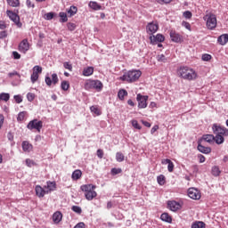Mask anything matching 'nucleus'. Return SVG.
I'll list each match as a JSON object with an SVG mask.
<instances>
[{"instance_id":"473e14b6","label":"nucleus","mask_w":228,"mask_h":228,"mask_svg":"<svg viewBox=\"0 0 228 228\" xmlns=\"http://www.w3.org/2000/svg\"><path fill=\"white\" fill-rule=\"evenodd\" d=\"M61 90H63L64 92H67V90H69V88H70V84H69V81L64 80L61 82Z\"/></svg>"},{"instance_id":"f8f14e48","label":"nucleus","mask_w":228,"mask_h":228,"mask_svg":"<svg viewBox=\"0 0 228 228\" xmlns=\"http://www.w3.org/2000/svg\"><path fill=\"white\" fill-rule=\"evenodd\" d=\"M150 42L152 44V45H156L158 42H165V36L162 34H157L156 36H151L150 37Z\"/></svg>"},{"instance_id":"c03bdc74","label":"nucleus","mask_w":228,"mask_h":228,"mask_svg":"<svg viewBox=\"0 0 228 228\" xmlns=\"http://www.w3.org/2000/svg\"><path fill=\"white\" fill-rule=\"evenodd\" d=\"M30 80H31V83L33 84L37 83V81L38 80V74L32 73L30 76Z\"/></svg>"},{"instance_id":"37998d69","label":"nucleus","mask_w":228,"mask_h":228,"mask_svg":"<svg viewBox=\"0 0 228 228\" xmlns=\"http://www.w3.org/2000/svg\"><path fill=\"white\" fill-rule=\"evenodd\" d=\"M158 61H161L162 63H167V57L165 54H160L157 56Z\"/></svg>"},{"instance_id":"680f3d73","label":"nucleus","mask_w":228,"mask_h":228,"mask_svg":"<svg viewBox=\"0 0 228 228\" xmlns=\"http://www.w3.org/2000/svg\"><path fill=\"white\" fill-rule=\"evenodd\" d=\"M26 4H27L28 8H35V4H33L31 2V0H27Z\"/></svg>"},{"instance_id":"c9c22d12","label":"nucleus","mask_w":228,"mask_h":228,"mask_svg":"<svg viewBox=\"0 0 228 228\" xmlns=\"http://www.w3.org/2000/svg\"><path fill=\"white\" fill-rule=\"evenodd\" d=\"M124 159H125V156L123 155L122 152L118 151L116 153V161H118V163H122Z\"/></svg>"},{"instance_id":"338daca9","label":"nucleus","mask_w":228,"mask_h":228,"mask_svg":"<svg viewBox=\"0 0 228 228\" xmlns=\"http://www.w3.org/2000/svg\"><path fill=\"white\" fill-rule=\"evenodd\" d=\"M159 126L158 125H155V126L151 128V134H154V132L157 131V130H159Z\"/></svg>"},{"instance_id":"4d7b16f0","label":"nucleus","mask_w":228,"mask_h":228,"mask_svg":"<svg viewBox=\"0 0 228 228\" xmlns=\"http://www.w3.org/2000/svg\"><path fill=\"white\" fill-rule=\"evenodd\" d=\"M167 170L168 172H174V162L171 161L167 164Z\"/></svg>"},{"instance_id":"c85d7f7f","label":"nucleus","mask_w":228,"mask_h":228,"mask_svg":"<svg viewBox=\"0 0 228 228\" xmlns=\"http://www.w3.org/2000/svg\"><path fill=\"white\" fill-rule=\"evenodd\" d=\"M191 228H206V223L202 221H196L191 224Z\"/></svg>"},{"instance_id":"603ef678","label":"nucleus","mask_w":228,"mask_h":228,"mask_svg":"<svg viewBox=\"0 0 228 228\" xmlns=\"http://www.w3.org/2000/svg\"><path fill=\"white\" fill-rule=\"evenodd\" d=\"M132 126L133 127H134V129H142V126H140V124H138V121L136 120H132Z\"/></svg>"},{"instance_id":"8fccbe9b","label":"nucleus","mask_w":228,"mask_h":228,"mask_svg":"<svg viewBox=\"0 0 228 228\" xmlns=\"http://www.w3.org/2000/svg\"><path fill=\"white\" fill-rule=\"evenodd\" d=\"M211 54H208V53H204L201 57V60L203 61H209V60H211Z\"/></svg>"},{"instance_id":"c756f323","label":"nucleus","mask_w":228,"mask_h":228,"mask_svg":"<svg viewBox=\"0 0 228 228\" xmlns=\"http://www.w3.org/2000/svg\"><path fill=\"white\" fill-rule=\"evenodd\" d=\"M94 74V67H87L83 69V76L88 77Z\"/></svg>"},{"instance_id":"ea45409f","label":"nucleus","mask_w":228,"mask_h":228,"mask_svg":"<svg viewBox=\"0 0 228 228\" xmlns=\"http://www.w3.org/2000/svg\"><path fill=\"white\" fill-rule=\"evenodd\" d=\"M157 181L159 183V184H160V186H163V184H165V175H160L157 177Z\"/></svg>"},{"instance_id":"20e7f679","label":"nucleus","mask_w":228,"mask_h":228,"mask_svg":"<svg viewBox=\"0 0 228 228\" xmlns=\"http://www.w3.org/2000/svg\"><path fill=\"white\" fill-rule=\"evenodd\" d=\"M102 82L100 80H89L85 85L86 90H96L97 92H101L102 90Z\"/></svg>"},{"instance_id":"09e8293b","label":"nucleus","mask_w":228,"mask_h":228,"mask_svg":"<svg viewBox=\"0 0 228 228\" xmlns=\"http://www.w3.org/2000/svg\"><path fill=\"white\" fill-rule=\"evenodd\" d=\"M13 99L17 104H20V102H22V96H20V94L14 95Z\"/></svg>"},{"instance_id":"2eb2a0df","label":"nucleus","mask_w":228,"mask_h":228,"mask_svg":"<svg viewBox=\"0 0 228 228\" xmlns=\"http://www.w3.org/2000/svg\"><path fill=\"white\" fill-rule=\"evenodd\" d=\"M167 208L171 210V211H179V209H181L182 206L181 203L175 201V200H172V201H168L167 202Z\"/></svg>"},{"instance_id":"4be33fe9","label":"nucleus","mask_w":228,"mask_h":228,"mask_svg":"<svg viewBox=\"0 0 228 228\" xmlns=\"http://www.w3.org/2000/svg\"><path fill=\"white\" fill-rule=\"evenodd\" d=\"M69 17H74L77 13V7L71 5L69 9L66 10Z\"/></svg>"},{"instance_id":"dca6fc26","label":"nucleus","mask_w":228,"mask_h":228,"mask_svg":"<svg viewBox=\"0 0 228 228\" xmlns=\"http://www.w3.org/2000/svg\"><path fill=\"white\" fill-rule=\"evenodd\" d=\"M169 35H170V38H171L172 42H175V44H179L183 41V36L177 34L174 30H171Z\"/></svg>"},{"instance_id":"6e6552de","label":"nucleus","mask_w":228,"mask_h":228,"mask_svg":"<svg viewBox=\"0 0 228 228\" xmlns=\"http://www.w3.org/2000/svg\"><path fill=\"white\" fill-rule=\"evenodd\" d=\"M212 129L215 134H220L221 136H228V129L224 126L214 124Z\"/></svg>"},{"instance_id":"a18cd8bd","label":"nucleus","mask_w":228,"mask_h":228,"mask_svg":"<svg viewBox=\"0 0 228 228\" xmlns=\"http://www.w3.org/2000/svg\"><path fill=\"white\" fill-rule=\"evenodd\" d=\"M45 19V20H53V19H54V12H47Z\"/></svg>"},{"instance_id":"72a5a7b5","label":"nucleus","mask_w":228,"mask_h":228,"mask_svg":"<svg viewBox=\"0 0 228 228\" xmlns=\"http://www.w3.org/2000/svg\"><path fill=\"white\" fill-rule=\"evenodd\" d=\"M224 138L223 135L216 134L215 137V142L217 143V145H222V143L224 142Z\"/></svg>"},{"instance_id":"bb28decb","label":"nucleus","mask_w":228,"mask_h":228,"mask_svg":"<svg viewBox=\"0 0 228 228\" xmlns=\"http://www.w3.org/2000/svg\"><path fill=\"white\" fill-rule=\"evenodd\" d=\"M211 174L214 177H218V175L222 174V171H220V167H218V166H214L211 169Z\"/></svg>"},{"instance_id":"423d86ee","label":"nucleus","mask_w":228,"mask_h":228,"mask_svg":"<svg viewBox=\"0 0 228 228\" xmlns=\"http://www.w3.org/2000/svg\"><path fill=\"white\" fill-rule=\"evenodd\" d=\"M7 16L9 17V19H11L12 20V22H14V24H16V26L18 28H22V22H20V17H19V15L15 12H13V11H10L7 10L6 11Z\"/></svg>"},{"instance_id":"ddd939ff","label":"nucleus","mask_w":228,"mask_h":228,"mask_svg":"<svg viewBox=\"0 0 228 228\" xmlns=\"http://www.w3.org/2000/svg\"><path fill=\"white\" fill-rule=\"evenodd\" d=\"M19 51L20 53H23L26 54L28 51H29V43L28 42V39H23L20 45H19Z\"/></svg>"},{"instance_id":"58836bf2","label":"nucleus","mask_w":228,"mask_h":228,"mask_svg":"<svg viewBox=\"0 0 228 228\" xmlns=\"http://www.w3.org/2000/svg\"><path fill=\"white\" fill-rule=\"evenodd\" d=\"M71 209L74 211V213H77V215H81V213H83V209H81V207L79 206H73Z\"/></svg>"},{"instance_id":"39448f33","label":"nucleus","mask_w":228,"mask_h":228,"mask_svg":"<svg viewBox=\"0 0 228 228\" xmlns=\"http://www.w3.org/2000/svg\"><path fill=\"white\" fill-rule=\"evenodd\" d=\"M42 127H44V123L42 121H38V119H33L27 125V128H28L30 131L37 129L38 133H40Z\"/></svg>"},{"instance_id":"6e6d98bb","label":"nucleus","mask_w":228,"mask_h":228,"mask_svg":"<svg viewBox=\"0 0 228 228\" xmlns=\"http://www.w3.org/2000/svg\"><path fill=\"white\" fill-rule=\"evenodd\" d=\"M25 163H26L27 167H33V165H35V162L29 159H27Z\"/></svg>"},{"instance_id":"de8ad7c7","label":"nucleus","mask_w":228,"mask_h":228,"mask_svg":"<svg viewBox=\"0 0 228 228\" xmlns=\"http://www.w3.org/2000/svg\"><path fill=\"white\" fill-rule=\"evenodd\" d=\"M111 174H112V175H117L118 174H122V169L114 167L111 169Z\"/></svg>"},{"instance_id":"b1692460","label":"nucleus","mask_w":228,"mask_h":228,"mask_svg":"<svg viewBox=\"0 0 228 228\" xmlns=\"http://www.w3.org/2000/svg\"><path fill=\"white\" fill-rule=\"evenodd\" d=\"M45 188H47L46 191H54L56 190V182H47V185L45 186Z\"/></svg>"},{"instance_id":"f704fd0d","label":"nucleus","mask_w":228,"mask_h":228,"mask_svg":"<svg viewBox=\"0 0 228 228\" xmlns=\"http://www.w3.org/2000/svg\"><path fill=\"white\" fill-rule=\"evenodd\" d=\"M126 95H127V91L125 89H121L118 93V97L120 99V101H124V97H126Z\"/></svg>"},{"instance_id":"e433bc0d","label":"nucleus","mask_w":228,"mask_h":228,"mask_svg":"<svg viewBox=\"0 0 228 228\" xmlns=\"http://www.w3.org/2000/svg\"><path fill=\"white\" fill-rule=\"evenodd\" d=\"M59 17H61L60 22H67V20H69V18H67V12H60Z\"/></svg>"},{"instance_id":"1a4fd4ad","label":"nucleus","mask_w":228,"mask_h":228,"mask_svg":"<svg viewBox=\"0 0 228 228\" xmlns=\"http://www.w3.org/2000/svg\"><path fill=\"white\" fill-rule=\"evenodd\" d=\"M207 17V28L208 29H215L216 28V16L215 14H208Z\"/></svg>"},{"instance_id":"4c0bfd02","label":"nucleus","mask_w":228,"mask_h":228,"mask_svg":"<svg viewBox=\"0 0 228 228\" xmlns=\"http://www.w3.org/2000/svg\"><path fill=\"white\" fill-rule=\"evenodd\" d=\"M27 113H28V112H26V111H21V112H20V113L18 114V117H17L18 122H22V120H24V118H25Z\"/></svg>"},{"instance_id":"412c9836","label":"nucleus","mask_w":228,"mask_h":228,"mask_svg":"<svg viewBox=\"0 0 228 228\" xmlns=\"http://www.w3.org/2000/svg\"><path fill=\"white\" fill-rule=\"evenodd\" d=\"M62 218H63V215L60 211L55 212L53 216V220L54 224H60V221Z\"/></svg>"},{"instance_id":"774afa93","label":"nucleus","mask_w":228,"mask_h":228,"mask_svg":"<svg viewBox=\"0 0 228 228\" xmlns=\"http://www.w3.org/2000/svg\"><path fill=\"white\" fill-rule=\"evenodd\" d=\"M171 162L172 160H170L169 159H162L161 161L162 165H168Z\"/></svg>"},{"instance_id":"13d9d810","label":"nucleus","mask_w":228,"mask_h":228,"mask_svg":"<svg viewBox=\"0 0 228 228\" xmlns=\"http://www.w3.org/2000/svg\"><path fill=\"white\" fill-rule=\"evenodd\" d=\"M9 77H13V76H17L19 78H20V74L17 71H12L8 74Z\"/></svg>"},{"instance_id":"7c9ffc66","label":"nucleus","mask_w":228,"mask_h":228,"mask_svg":"<svg viewBox=\"0 0 228 228\" xmlns=\"http://www.w3.org/2000/svg\"><path fill=\"white\" fill-rule=\"evenodd\" d=\"M203 140H205V142H208V143H214L215 142V135L205 134V135H203Z\"/></svg>"},{"instance_id":"5701e85b","label":"nucleus","mask_w":228,"mask_h":228,"mask_svg":"<svg viewBox=\"0 0 228 228\" xmlns=\"http://www.w3.org/2000/svg\"><path fill=\"white\" fill-rule=\"evenodd\" d=\"M89 8H92V10L94 11L102 10V6L99 4L97 2L94 1L89 2Z\"/></svg>"},{"instance_id":"393cba45","label":"nucleus","mask_w":228,"mask_h":228,"mask_svg":"<svg viewBox=\"0 0 228 228\" xmlns=\"http://www.w3.org/2000/svg\"><path fill=\"white\" fill-rule=\"evenodd\" d=\"M160 219L162 220V222H167V224H172V216H170V215H168V213H163L160 216Z\"/></svg>"},{"instance_id":"79ce46f5","label":"nucleus","mask_w":228,"mask_h":228,"mask_svg":"<svg viewBox=\"0 0 228 228\" xmlns=\"http://www.w3.org/2000/svg\"><path fill=\"white\" fill-rule=\"evenodd\" d=\"M90 110L92 111V113H94V115H101V110H99V109L96 106H91Z\"/></svg>"},{"instance_id":"9d476101","label":"nucleus","mask_w":228,"mask_h":228,"mask_svg":"<svg viewBox=\"0 0 228 228\" xmlns=\"http://www.w3.org/2000/svg\"><path fill=\"white\" fill-rule=\"evenodd\" d=\"M45 84L47 86H51L52 85L56 86L58 85V82L60 79L58 78V75L56 73L52 74V78L49 77V76H46L45 78Z\"/></svg>"},{"instance_id":"49530a36","label":"nucleus","mask_w":228,"mask_h":228,"mask_svg":"<svg viewBox=\"0 0 228 228\" xmlns=\"http://www.w3.org/2000/svg\"><path fill=\"white\" fill-rule=\"evenodd\" d=\"M63 67L67 70H69V72H72V64H70V62H69V61L64 62Z\"/></svg>"},{"instance_id":"7ed1b4c3","label":"nucleus","mask_w":228,"mask_h":228,"mask_svg":"<svg viewBox=\"0 0 228 228\" xmlns=\"http://www.w3.org/2000/svg\"><path fill=\"white\" fill-rule=\"evenodd\" d=\"M96 186L94 184H84L81 185L80 189L85 191V197L86 200H94L97 197V192L95 191Z\"/></svg>"},{"instance_id":"f03ea898","label":"nucleus","mask_w":228,"mask_h":228,"mask_svg":"<svg viewBox=\"0 0 228 228\" xmlns=\"http://www.w3.org/2000/svg\"><path fill=\"white\" fill-rule=\"evenodd\" d=\"M178 76L183 77V79H186L187 81H193V79H197V72L189 67H180L178 69Z\"/></svg>"},{"instance_id":"4468645a","label":"nucleus","mask_w":228,"mask_h":228,"mask_svg":"<svg viewBox=\"0 0 228 228\" xmlns=\"http://www.w3.org/2000/svg\"><path fill=\"white\" fill-rule=\"evenodd\" d=\"M159 26L154 22L148 23L146 26V31L148 35H154L158 31Z\"/></svg>"},{"instance_id":"a878e982","label":"nucleus","mask_w":228,"mask_h":228,"mask_svg":"<svg viewBox=\"0 0 228 228\" xmlns=\"http://www.w3.org/2000/svg\"><path fill=\"white\" fill-rule=\"evenodd\" d=\"M7 4L9 6H12V8H18V6H20V0H6Z\"/></svg>"},{"instance_id":"6ab92c4d","label":"nucleus","mask_w":228,"mask_h":228,"mask_svg":"<svg viewBox=\"0 0 228 228\" xmlns=\"http://www.w3.org/2000/svg\"><path fill=\"white\" fill-rule=\"evenodd\" d=\"M21 145L24 152H31L33 151V145L29 142L24 141Z\"/></svg>"},{"instance_id":"e2e57ef3","label":"nucleus","mask_w":228,"mask_h":228,"mask_svg":"<svg viewBox=\"0 0 228 228\" xmlns=\"http://www.w3.org/2000/svg\"><path fill=\"white\" fill-rule=\"evenodd\" d=\"M12 56L14 60H20V55L17 52H12Z\"/></svg>"},{"instance_id":"f257e3e1","label":"nucleus","mask_w":228,"mask_h":228,"mask_svg":"<svg viewBox=\"0 0 228 228\" xmlns=\"http://www.w3.org/2000/svg\"><path fill=\"white\" fill-rule=\"evenodd\" d=\"M142 76L141 70L132 69L126 72L123 76L119 77V81H126V83H134L138 81Z\"/></svg>"},{"instance_id":"2f4dec72","label":"nucleus","mask_w":228,"mask_h":228,"mask_svg":"<svg viewBox=\"0 0 228 228\" xmlns=\"http://www.w3.org/2000/svg\"><path fill=\"white\" fill-rule=\"evenodd\" d=\"M0 101H4V102H8L10 101V94L1 93L0 94Z\"/></svg>"},{"instance_id":"3c124183","label":"nucleus","mask_w":228,"mask_h":228,"mask_svg":"<svg viewBox=\"0 0 228 228\" xmlns=\"http://www.w3.org/2000/svg\"><path fill=\"white\" fill-rule=\"evenodd\" d=\"M27 99L29 102H33V101H35V94L33 93H28L27 94Z\"/></svg>"},{"instance_id":"9b49d317","label":"nucleus","mask_w":228,"mask_h":228,"mask_svg":"<svg viewBox=\"0 0 228 228\" xmlns=\"http://www.w3.org/2000/svg\"><path fill=\"white\" fill-rule=\"evenodd\" d=\"M188 196L190 199H192V200H199V199H200V191L195 188H190L188 190Z\"/></svg>"},{"instance_id":"cd10ccee","label":"nucleus","mask_w":228,"mask_h":228,"mask_svg":"<svg viewBox=\"0 0 228 228\" xmlns=\"http://www.w3.org/2000/svg\"><path fill=\"white\" fill-rule=\"evenodd\" d=\"M81 175H83V173L81 172V170L77 169L72 173V179L74 181H77V179H81Z\"/></svg>"},{"instance_id":"bf43d9fd","label":"nucleus","mask_w":228,"mask_h":228,"mask_svg":"<svg viewBox=\"0 0 228 228\" xmlns=\"http://www.w3.org/2000/svg\"><path fill=\"white\" fill-rule=\"evenodd\" d=\"M182 25H183V28H185L186 29H189V31L191 29V25H190V23L187 22V21H183V22L182 23Z\"/></svg>"},{"instance_id":"a19ab883","label":"nucleus","mask_w":228,"mask_h":228,"mask_svg":"<svg viewBox=\"0 0 228 228\" xmlns=\"http://www.w3.org/2000/svg\"><path fill=\"white\" fill-rule=\"evenodd\" d=\"M33 73L34 74H42V67L41 66H38V65H37V66H34V68H33Z\"/></svg>"},{"instance_id":"69168bd1","label":"nucleus","mask_w":228,"mask_h":228,"mask_svg":"<svg viewBox=\"0 0 228 228\" xmlns=\"http://www.w3.org/2000/svg\"><path fill=\"white\" fill-rule=\"evenodd\" d=\"M6 37H8V33H6V31H1L0 32V38H6Z\"/></svg>"},{"instance_id":"aec40b11","label":"nucleus","mask_w":228,"mask_h":228,"mask_svg":"<svg viewBox=\"0 0 228 228\" xmlns=\"http://www.w3.org/2000/svg\"><path fill=\"white\" fill-rule=\"evenodd\" d=\"M217 42H218V44H220V45H225V44H227V42H228V34L221 35L217 38Z\"/></svg>"},{"instance_id":"052dcab7","label":"nucleus","mask_w":228,"mask_h":228,"mask_svg":"<svg viewBox=\"0 0 228 228\" xmlns=\"http://www.w3.org/2000/svg\"><path fill=\"white\" fill-rule=\"evenodd\" d=\"M183 17H185V19H191V12L190 11H185L183 12Z\"/></svg>"},{"instance_id":"864d4df0","label":"nucleus","mask_w":228,"mask_h":228,"mask_svg":"<svg viewBox=\"0 0 228 228\" xmlns=\"http://www.w3.org/2000/svg\"><path fill=\"white\" fill-rule=\"evenodd\" d=\"M67 28H68L69 31H74V29H76V25H75V23L69 22L67 24Z\"/></svg>"},{"instance_id":"5fc2aeb1","label":"nucleus","mask_w":228,"mask_h":228,"mask_svg":"<svg viewBox=\"0 0 228 228\" xmlns=\"http://www.w3.org/2000/svg\"><path fill=\"white\" fill-rule=\"evenodd\" d=\"M96 154L100 159H102V158H104V151L101 149L97 150Z\"/></svg>"},{"instance_id":"a211bd4d","label":"nucleus","mask_w":228,"mask_h":228,"mask_svg":"<svg viewBox=\"0 0 228 228\" xmlns=\"http://www.w3.org/2000/svg\"><path fill=\"white\" fill-rule=\"evenodd\" d=\"M46 193H49V191H45L42 186L37 185L36 186V194L37 197H45Z\"/></svg>"},{"instance_id":"0eeeda50","label":"nucleus","mask_w":228,"mask_h":228,"mask_svg":"<svg viewBox=\"0 0 228 228\" xmlns=\"http://www.w3.org/2000/svg\"><path fill=\"white\" fill-rule=\"evenodd\" d=\"M136 101L138 102V108L140 110H143L147 108V101H149V96L142 95V94H138L136 96Z\"/></svg>"},{"instance_id":"f3484780","label":"nucleus","mask_w":228,"mask_h":228,"mask_svg":"<svg viewBox=\"0 0 228 228\" xmlns=\"http://www.w3.org/2000/svg\"><path fill=\"white\" fill-rule=\"evenodd\" d=\"M198 151L200 152H201L202 154H210L211 152V148L210 147H206L204 145H202L200 143V141H199V143H198Z\"/></svg>"},{"instance_id":"0e129e2a","label":"nucleus","mask_w":228,"mask_h":228,"mask_svg":"<svg viewBox=\"0 0 228 228\" xmlns=\"http://www.w3.org/2000/svg\"><path fill=\"white\" fill-rule=\"evenodd\" d=\"M0 29H6V23L4 20H0Z\"/></svg>"}]
</instances>
